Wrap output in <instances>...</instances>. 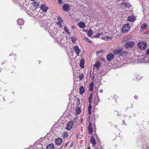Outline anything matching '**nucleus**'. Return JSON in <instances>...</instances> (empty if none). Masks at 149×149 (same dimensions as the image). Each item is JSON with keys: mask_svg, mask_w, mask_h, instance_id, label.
<instances>
[{"mask_svg": "<svg viewBox=\"0 0 149 149\" xmlns=\"http://www.w3.org/2000/svg\"><path fill=\"white\" fill-rule=\"evenodd\" d=\"M136 19V17L134 15L129 16L128 17L127 20L131 22H133Z\"/></svg>", "mask_w": 149, "mask_h": 149, "instance_id": "10", "label": "nucleus"}, {"mask_svg": "<svg viewBox=\"0 0 149 149\" xmlns=\"http://www.w3.org/2000/svg\"><path fill=\"white\" fill-rule=\"evenodd\" d=\"M135 76H136V79L138 80L140 78L138 75H136Z\"/></svg>", "mask_w": 149, "mask_h": 149, "instance_id": "36", "label": "nucleus"}, {"mask_svg": "<svg viewBox=\"0 0 149 149\" xmlns=\"http://www.w3.org/2000/svg\"><path fill=\"white\" fill-rule=\"evenodd\" d=\"M84 39L86 40L89 43H90L92 42L91 40H89V39L86 37H84Z\"/></svg>", "mask_w": 149, "mask_h": 149, "instance_id": "32", "label": "nucleus"}, {"mask_svg": "<svg viewBox=\"0 0 149 149\" xmlns=\"http://www.w3.org/2000/svg\"><path fill=\"white\" fill-rule=\"evenodd\" d=\"M54 145L52 143L49 144L47 146L46 149H54Z\"/></svg>", "mask_w": 149, "mask_h": 149, "instance_id": "18", "label": "nucleus"}, {"mask_svg": "<svg viewBox=\"0 0 149 149\" xmlns=\"http://www.w3.org/2000/svg\"><path fill=\"white\" fill-rule=\"evenodd\" d=\"M102 35V34H100V33H98L97 34V35L95 36V37L99 38L100 36Z\"/></svg>", "mask_w": 149, "mask_h": 149, "instance_id": "35", "label": "nucleus"}, {"mask_svg": "<svg viewBox=\"0 0 149 149\" xmlns=\"http://www.w3.org/2000/svg\"><path fill=\"white\" fill-rule=\"evenodd\" d=\"M100 33V34H102H102H103V33Z\"/></svg>", "mask_w": 149, "mask_h": 149, "instance_id": "47", "label": "nucleus"}, {"mask_svg": "<svg viewBox=\"0 0 149 149\" xmlns=\"http://www.w3.org/2000/svg\"><path fill=\"white\" fill-rule=\"evenodd\" d=\"M3 63H5V62H3V63H2V64H3Z\"/></svg>", "mask_w": 149, "mask_h": 149, "instance_id": "44", "label": "nucleus"}, {"mask_svg": "<svg viewBox=\"0 0 149 149\" xmlns=\"http://www.w3.org/2000/svg\"><path fill=\"white\" fill-rule=\"evenodd\" d=\"M73 50L75 52L76 54H77V55H79V54L81 51V50L79 49V47L77 46H74Z\"/></svg>", "mask_w": 149, "mask_h": 149, "instance_id": "7", "label": "nucleus"}, {"mask_svg": "<svg viewBox=\"0 0 149 149\" xmlns=\"http://www.w3.org/2000/svg\"><path fill=\"white\" fill-rule=\"evenodd\" d=\"M48 7L45 4H42L41 6V9L44 12H46L47 10Z\"/></svg>", "mask_w": 149, "mask_h": 149, "instance_id": "13", "label": "nucleus"}, {"mask_svg": "<svg viewBox=\"0 0 149 149\" xmlns=\"http://www.w3.org/2000/svg\"><path fill=\"white\" fill-rule=\"evenodd\" d=\"M122 4L123 5L127 8H129L131 6V4L128 2H125L122 3Z\"/></svg>", "mask_w": 149, "mask_h": 149, "instance_id": "17", "label": "nucleus"}, {"mask_svg": "<svg viewBox=\"0 0 149 149\" xmlns=\"http://www.w3.org/2000/svg\"><path fill=\"white\" fill-rule=\"evenodd\" d=\"M107 38L108 40H111V38L110 36L107 37Z\"/></svg>", "mask_w": 149, "mask_h": 149, "instance_id": "38", "label": "nucleus"}, {"mask_svg": "<svg viewBox=\"0 0 149 149\" xmlns=\"http://www.w3.org/2000/svg\"><path fill=\"white\" fill-rule=\"evenodd\" d=\"M134 98L136 99H137L138 98V96L136 95H135L134 96Z\"/></svg>", "mask_w": 149, "mask_h": 149, "instance_id": "40", "label": "nucleus"}, {"mask_svg": "<svg viewBox=\"0 0 149 149\" xmlns=\"http://www.w3.org/2000/svg\"><path fill=\"white\" fill-rule=\"evenodd\" d=\"M99 52H97V54H98V53H99Z\"/></svg>", "mask_w": 149, "mask_h": 149, "instance_id": "46", "label": "nucleus"}, {"mask_svg": "<svg viewBox=\"0 0 149 149\" xmlns=\"http://www.w3.org/2000/svg\"><path fill=\"white\" fill-rule=\"evenodd\" d=\"M131 108H132V106Z\"/></svg>", "mask_w": 149, "mask_h": 149, "instance_id": "54", "label": "nucleus"}, {"mask_svg": "<svg viewBox=\"0 0 149 149\" xmlns=\"http://www.w3.org/2000/svg\"><path fill=\"white\" fill-rule=\"evenodd\" d=\"M58 2L60 4H61L62 2L61 1V0H57Z\"/></svg>", "mask_w": 149, "mask_h": 149, "instance_id": "39", "label": "nucleus"}, {"mask_svg": "<svg viewBox=\"0 0 149 149\" xmlns=\"http://www.w3.org/2000/svg\"><path fill=\"white\" fill-rule=\"evenodd\" d=\"M137 46L139 48L141 49H145L147 47L146 43L143 41L139 42L137 44Z\"/></svg>", "mask_w": 149, "mask_h": 149, "instance_id": "1", "label": "nucleus"}, {"mask_svg": "<svg viewBox=\"0 0 149 149\" xmlns=\"http://www.w3.org/2000/svg\"><path fill=\"white\" fill-rule=\"evenodd\" d=\"M33 5L34 6L36 7H38V6L39 4L36 1H35L33 3Z\"/></svg>", "mask_w": 149, "mask_h": 149, "instance_id": "27", "label": "nucleus"}, {"mask_svg": "<svg viewBox=\"0 0 149 149\" xmlns=\"http://www.w3.org/2000/svg\"><path fill=\"white\" fill-rule=\"evenodd\" d=\"M123 50V48L122 47H116L113 50V53L116 54H118L121 52Z\"/></svg>", "mask_w": 149, "mask_h": 149, "instance_id": "4", "label": "nucleus"}, {"mask_svg": "<svg viewBox=\"0 0 149 149\" xmlns=\"http://www.w3.org/2000/svg\"><path fill=\"white\" fill-rule=\"evenodd\" d=\"M124 124H125V122L123 120L122 125H124Z\"/></svg>", "mask_w": 149, "mask_h": 149, "instance_id": "41", "label": "nucleus"}, {"mask_svg": "<svg viewBox=\"0 0 149 149\" xmlns=\"http://www.w3.org/2000/svg\"><path fill=\"white\" fill-rule=\"evenodd\" d=\"M146 54H149V48L146 50Z\"/></svg>", "mask_w": 149, "mask_h": 149, "instance_id": "37", "label": "nucleus"}, {"mask_svg": "<svg viewBox=\"0 0 149 149\" xmlns=\"http://www.w3.org/2000/svg\"><path fill=\"white\" fill-rule=\"evenodd\" d=\"M88 149H91L90 147L88 148Z\"/></svg>", "mask_w": 149, "mask_h": 149, "instance_id": "45", "label": "nucleus"}, {"mask_svg": "<svg viewBox=\"0 0 149 149\" xmlns=\"http://www.w3.org/2000/svg\"><path fill=\"white\" fill-rule=\"evenodd\" d=\"M48 23L47 21L46 20L41 22L40 23V24L41 27H46Z\"/></svg>", "mask_w": 149, "mask_h": 149, "instance_id": "12", "label": "nucleus"}, {"mask_svg": "<svg viewBox=\"0 0 149 149\" xmlns=\"http://www.w3.org/2000/svg\"><path fill=\"white\" fill-rule=\"evenodd\" d=\"M96 101H95V102Z\"/></svg>", "mask_w": 149, "mask_h": 149, "instance_id": "50", "label": "nucleus"}, {"mask_svg": "<svg viewBox=\"0 0 149 149\" xmlns=\"http://www.w3.org/2000/svg\"><path fill=\"white\" fill-rule=\"evenodd\" d=\"M3 99L5 100V99L4 98H3Z\"/></svg>", "mask_w": 149, "mask_h": 149, "instance_id": "51", "label": "nucleus"}, {"mask_svg": "<svg viewBox=\"0 0 149 149\" xmlns=\"http://www.w3.org/2000/svg\"><path fill=\"white\" fill-rule=\"evenodd\" d=\"M62 139L59 138H57L55 140V143L56 144L58 145H60L62 143Z\"/></svg>", "mask_w": 149, "mask_h": 149, "instance_id": "9", "label": "nucleus"}, {"mask_svg": "<svg viewBox=\"0 0 149 149\" xmlns=\"http://www.w3.org/2000/svg\"><path fill=\"white\" fill-rule=\"evenodd\" d=\"M88 130L89 132V133L91 134L93 132V129L92 128L91 124L90 123H89V125L88 127Z\"/></svg>", "mask_w": 149, "mask_h": 149, "instance_id": "16", "label": "nucleus"}, {"mask_svg": "<svg viewBox=\"0 0 149 149\" xmlns=\"http://www.w3.org/2000/svg\"><path fill=\"white\" fill-rule=\"evenodd\" d=\"M75 111L77 114H79L81 112L80 109L78 107H76Z\"/></svg>", "mask_w": 149, "mask_h": 149, "instance_id": "24", "label": "nucleus"}, {"mask_svg": "<svg viewBox=\"0 0 149 149\" xmlns=\"http://www.w3.org/2000/svg\"><path fill=\"white\" fill-rule=\"evenodd\" d=\"M92 32L93 31L91 29L89 30L88 32V36H91L92 34Z\"/></svg>", "mask_w": 149, "mask_h": 149, "instance_id": "28", "label": "nucleus"}, {"mask_svg": "<svg viewBox=\"0 0 149 149\" xmlns=\"http://www.w3.org/2000/svg\"><path fill=\"white\" fill-rule=\"evenodd\" d=\"M73 125V123L72 121H71L68 122L67 125L66 127V129L68 130H69L72 127Z\"/></svg>", "mask_w": 149, "mask_h": 149, "instance_id": "6", "label": "nucleus"}, {"mask_svg": "<svg viewBox=\"0 0 149 149\" xmlns=\"http://www.w3.org/2000/svg\"><path fill=\"white\" fill-rule=\"evenodd\" d=\"M84 60L83 58H81L80 60V67L81 68H83L84 67Z\"/></svg>", "mask_w": 149, "mask_h": 149, "instance_id": "19", "label": "nucleus"}, {"mask_svg": "<svg viewBox=\"0 0 149 149\" xmlns=\"http://www.w3.org/2000/svg\"><path fill=\"white\" fill-rule=\"evenodd\" d=\"M72 27V28H74V26H73Z\"/></svg>", "mask_w": 149, "mask_h": 149, "instance_id": "48", "label": "nucleus"}, {"mask_svg": "<svg viewBox=\"0 0 149 149\" xmlns=\"http://www.w3.org/2000/svg\"><path fill=\"white\" fill-rule=\"evenodd\" d=\"M62 137L64 139H67L68 137V133L64 132L62 133Z\"/></svg>", "mask_w": 149, "mask_h": 149, "instance_id": "23", "label": "nucleus"}, {"mask_svg": "<svg viewBox=\"0 0 149 149\" xmlns=\"http://www.w3.org/2000/svg\"><path fill=\"white\" fill-rule=\"evenodd\" d=\"M78 25L80 28H84L85 27V24L84 22H80L78 23Z\"/></svg>", "mask_w": 149, "mask_h": 149, "instance_id": "14", "label": "nucleus"}, {"mask_svg": "<svg viewBox=\"0 0 149 149\" xmlns=\"http://www.w3.org/2000/svg\"><path fill=\"white\" fill-rule=\"evenodd\" d=\"M130 25L129 24L125 25L122 28V32L123 33L127 32L130 29Z\"/></svg>", "mask_w": 149, "mask_h": 149, "instance_id": "3", "label": "nucleus"}, {"mask_svg": "<svg viewBox=\"0 0 149 149\" xmlns=\"http://www.w3.org/2000/svg\"><path fill=\"white\" fill-rule=\"evenodd\" d=\"M103 90L102 89H101L100 90V92L101 93H102L103 92Z\"/></svg>", "mask_w": 149, "mask_h": 149, "instance_id": "42", "label": "nucleus"}, {"mask_svg": "<svg viewBox=\"0 0 149 149\" xmlns=\"http://www.w3.org/2000/svg\"><path fill=\"white\" fill-rule=\"evenodd\" d=\"M91 142L93 145H95L96 144L95 141V138L91 136Z\"/></svg>", "mask_w": 149, "mask_h": 149, "instance_id": "21", "label": "nucleus"}, {"mask_svg": "<svg viewBox=\"0 0 149 149\" xmlns=\"http://www.w3.org/2000/svg\"><path fill=\"white\" fill-rule=\"evenodd\" d=\"M84 77V74H79V78L80 79H82Z\"/></svg>", "mask_w": 149, "mask_h": 149, "instance_id": "34", "label": "nucleus"}, {"mask_svg": "<svg viewBox=\"0 0 149 149\" xmlns=\"http://www.w3.org/2000/svg\"><path fill=\"white\" fill-rule=\"evenodd\" d=\"M134 42L133 41H128L124 44L125 47L127 48H130L133 47L134 46Z\"/></svg>", "mask_w": 149, "mask_h": 149, "instance_id": "2", "label": "nucleus"}, {"mask_svg": "<svg viewBox=\"0 0 149 149\" xmlns=\"http://www.w3.org/2000/svg\"><path fill=\"white\" fill-rule=\"evenodd\" d=\"M95 99H97V103H96L95 105H97V103L99 102H100V99H99V98L98 97V96L97 95L95 97Z\"/></svg>", "mask_w": 149, "mask_h": 149, "instance_id": "31", "label": "nucleus"}, {"mask_svg": "<svg viewBox=\"0 0 149 149\" xmlns=\"http://www.w3.org/2000/svg\"><path fill=\"white\" fill-rule=\"evenodd\" d=\"M72 144H73L72 143L71 144V146H71V147H72Z\"/></svg>", "mask_w": 149, "mask_h": 149, "instance_id": "43", "label": "nucleus"}, {"mask_svg": "<svg viewBox=\"0 0 149 149\" xmlns=\"http://www.w3.org/2000/svg\"><path fill=\"white\" fill-rule=\"evenodd\" d=\"M147 26V24L145 23L143 24L141 26V29H143L145 28Z\"/></svg>", "mask_w": 149, "mask_h": 149, "instance_id": "26", "label": "nucleus"}, {"mask_svg": "<svg viewBox=\"0 0 149 149\" xmlns=\"http://www.w3.org/2000/svg\"><path fill=\"white\" fill-rule=\"evenodd\" d=\"M18 24L19 25H22L24 22V20L22 19L19 18L17 20Z\"/></svg>", "mask_w": 149, "mask_h": 149, "instance_id": "15", "label": "nucleus"}, {"mask_svg": "<svg viewBox=\"0 0 149 149\" xmlns=\"http://www.w3.org/2000/svg\"><path fill=\"white\" fill-rule=\"evenodd\" d=\"M116 126H115V128H116Z\"/></svg>", "mask_w": 149, "mask_h": 149, "instance_id": "49", "label": "nucleus"}, {"mask_svg": "<svg viewBox=\"0 0 149 149\" xmlns=\"http://www.w3.org/2000/svg\"><path fill=\"white\" fill-rule=\"evenodd\" d=\"M60 26L61 27V25H60Z\"/></svg>", "mask_w": 149, "mask_h": 149, "instance_id": "53", "label": "nucleus"}, {"mask_svg": "<svg viewBox=\"0 0 149 149\" xmlns=\"http://www.w3.org/2000/svg\"><path fill=\"white\" fill-rule=\"evenodd\" d=\"M64 29L65 31L67 33V34L70 33V32H69L68 29H67L66 26H64Z\"/></svg>", "mask_w": 149, "mask_h": 149, "instance_id": "30", "label": "nucleus"}, {"mask_svg": "<svg viewBox=\"0 0 149 149\" xmlns=\"http://www.w3.org/2000/svg\"><path fill=\"white\" fill-rule=\"evenodd\" d=\"M60 26L61 27V25H60Z\"/></svg>", "mask_w": 149, "mask_h": 149, "instance_id": "52", "label": "nucleus"}, {"mask_svg": "<svg viewBox=\"0 0 149 149\" xmlns=\"http://www.w3.org/2000/svg\"><path fill=\"white\" fill-rule=\"evenodd\" d=\"M93 82H91L89 85V89L90 91H92L93 89Z\"/></svg>", "mask_w": 149, "mask_h": 149, "instance_id": "22", "label": "nucleus"}, {"mask_svg": "<svg viewBox=\"0 0 149 149\" xmlns=\"http://www.w3.org/2000/svg\"><path fill=\"white\" fill-rule=\"evenodd\" d=\"M92 98V94H90L89 97V101L90 103L91 102V101Z\"/></svg>", "mask_w": 149, "mask_h": 149, "instance_id": "33", "label": "nucleus"}, {"mask_svg": "<svg viewBox=\"0 0 149 149\" xmlns=\"http://www.w3.org/2000/svg\"><path fill=\"white\" fill-rule=\"evenodd\" d=\"M70 38L73 43H74L76 42V38L75 36H73L71 37Z\"/></svg>", "mask_w": 149, "mask_h": 149, "instance_id": "29", "label": "nucleus"}, {"mask_svg": "<svg viewBox=\"0 0 149 149\" xmlns=\"http://www.w3.org/2000/svg\"><path fill=\"white\" fill-rule=\"evenodd\" d=\"M70 6L67 3L64 4L63 7V10L66 12H68L70 10Z\"/></svg>", "mask_w": 149, "mask_h": 149, "instance_id": "5", "label": "nucleus"}, {"mask_svg": "<svg viewBox=\"0 0 149 149\" xmlns=\"http://www.w3.org/2000/svg\"><path fill=\"white\" fill-rule=\"evenodd\" d=\"M84 92L85 91L84 87L83 86H81L79 88L80 94L81 95H82Z\"/></svg>", "mask_w": 149, "mask_h": 149, "instance_id": "20", "label": "nucleus"}, {"mask_svg": "<svg viewBox=\"0 0 149 149\" xmlns=\"http://www.w3.org/2000/svg\"><path fill=\"white\" fill-rule=\"evenodd\" d=\"M101 63H100L99 62H97L94 65L93 68L94 69H96V70H98L99 68L100 67V64Z\"/></svg>", "mask_w": 149, "mask_h": 149, "instance_id": "11", "label": "nucleus"}, {"mask_svg": "<svg viewBox=\"0 0 149 149\" xmlns=\"http://www.w3.org/2000/svg\"><path fill=\"white\" fill-rule=\"evenodd\" d=\"M113 55L111 53L109 54L107 56V60L109 61L113 59Z\"/></svg>", "mask_w": 149, "mask_h": 149, "instance_id": "8", "label": "nucleus"}, {"mask_svg": "<svg viewBox=\"0 0 149 149\" xmlns=\"http://www.w3.org/2000/svg\"><path fill=\"white\" fill-rule=\"evenodd\" d=\"M91 108H92V107L91 105V104H90L89 105V106L88 107V113L89 114H91Z\"/></svg>", "mask_w": 149, "mask_h": 149, "instance_id": "25", "label": "nucleus"}]
</instances>
